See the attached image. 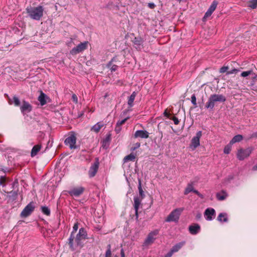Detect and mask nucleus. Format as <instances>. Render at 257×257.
<instances>
[{"mask_svg": "<svg viewBox=\"0 0 257 257\" xmlns=\"http://www.w3.org/2000/svg\"><path fill=\"white\" fill-rule=\"evenodd\" d=\"M88 42L85 41L78 44L76 47H74L71 51L70 53L72 55H76L87 49Z\"/></svg>", "mask_w": 257, "mask_h": 257, "instance_id": "5", "label": "nucleus"}, {"mask_svg": "<svg viewBox=\"0 0 257 257\" xmlns=\"http://www.w3.org/2000/svg\"><path fill=\"white\" fill-rule=\"evenodd\" d=\"M115 60V58H113L111 61L108 64V67L110 68L111 71H115L117 69V66L116 65H112V62Z\"/></svg>", "mask_w": 257, "mask_h": 257, "instance_id": "29", "label": "nucleus"}, {"mask_svg": "<svg viewBox=\"0 0 257 257\" xmlns=\"http://www.w3.org/2000/svg\"><path fill=\"white\" fill-rule=\"evenodd\" d=\"M138 189H139V194L141 197L140 198H142V199H143L145 197V195L144 192L143 190V189L142 188L141 182L140 180H139Z\"/></svg>", "mask_w": 257, "mask_h": 257, "instance_id": "31", "label": "nucleus"}, {"mask_svg": "<svg viewBox=\"0 0 257 257\" xmlns=\"http://www.w3.org/2000/svg\"><path fill=\"white\" fill-rule=\"evenodd\" d=\"M184 244L185 242H179L173 246L171 250L173 253L177 252Z\"/></svg>", "mask_w": 257, "mask_h": 257, "instance_id": "23", "label": "nucleus"}, {"mask_svg": "<svg viewBox=\"0 0 257 257\" xmlns=\"http://www.w3.org/2000/svg\"><path fill=\"white\" fill-rule=\"evenodd\" d=\"M6 181V178L4 176H1L0 177V185L3 186H5V183Z\"/></svg>", "mask_w": 257, "mask_h": 257, "instance_id": "39", "label": "nucleus"}, {"mask_svg": "<svg viewBox=\"0 0 257 257\" xmlns=\"http://www.w3.org/2000/svg\"><path fill=\"white\" fill-rule=\"evenodd\" d=\"M41 148V146L40 145H37L34 146L31 151V156H35L39 152V151L40 150Z\"/></svg>", "mask_w": 257, "mask_h": 257, "instance_id": "24", "label": "nucleus"}, {"mask_svg": "<svg viewBox=\"0 0 257 257\" xmlns=\"http://www.w3.org/2000/svg\"><path fill=\"white\" fill-rule=\"evenodd\" d=\"M140 147V143H137L134 145V146L132 148L131 150L135 151L136 149L139 148Z\"/></svg>", "mask_w": 257, "mask_h": 257, "instance_id": "43", "label": "nucleus"}, {"mask_svg": "<svg viewBox=\"0 0 257 257\" xmlns=\"http://www.w3.org/2000/svg\"><path fill=\"white\" fill-rule=\"evenodd\" d=\"M46 96V95L43 92H41L38 97V100L40 101L42 105H44L46 103V101L45 100Z\"/></svg>", "mask_w": 257, "mask_h": 257, "instance_id": "26", "label": "nucleus"}, {"mask_svg": "<svg viewBox=\"0 0 257 257\" xmlns=\"http://www.w3.org/2000/svg\"><path fill=\"white\" fill-rule=\"evenodd\" d=\"M189 230L191 234H196L200 231V226L198 224H194L189 226Z\"/></svg>", "mask_w": 257, "mask_h": 257, "instance_id": "19", "label": "nucleus"}, {"mask_svg": "<svg viewBox=\"0 0 257 257\" xmlns=\"http://www.w3.org/2000/svg\"><path fill=\"white\" fill-rule=\"evenodd\" d=\"M172 119L174 121V123L175 124H178L179 122V121L178 120V119L175 117V116H173L172 118Z\"/></svg>", "mask_w": 257, "mask_h": 257, "instance_id": "47", "label": "nucleus"}, {"mask_svg": "<svg viewBox=\"0 0 257 257\" xmlns=\"http://www.w3.org/2000/svg\"><path fill=\"white\" fill-rule=\"evenodd\" d=\"M253 73L252 70H248V71L242 72L241 73L240 75L241 77H246L250 75H253Z\"/></svg>", "mask_w": 257, "mask_h": 257, "instance_id": "33", "label": "nucleus"}, {"mask_svg": "<svg viewBox=\"0 0 257 257\" xmlns=\"http://www.w3.org/2000/svg\"><path fill=\"white\" fill-rule=\"evenodd\" d=\"M120 255L121 257H125V253L123 250V249H121L120 250Z\"/></svg>", "mask_w": 257, "mask_h": 257, "instance_id": "51", "label": "nucleus"}, {"mask_svg": "<svg viewBox=\"0 0 257 257\" xmlns=\"http://www.w3.org/2000/svg\"><path fill=\"white\" fill-rule=\"evenodd\" d=\"M13 100H14V102L15 103V105L16 106H19L20 105V102L19 99L17 97L14 96L13 97Z\"/></svg>", "mask_w": 257, "mask_h": 257, "instance_id": "38", "label": "nucleus"}, {"mask_svg": "<svg viewBox=\"0 0 257 257\" xmlns=\"http://www.w3.org/2000/svg\"><path fill=\"white\" fill-rule=\"evenodd\" d=\"M72 98L73 99V101L75 102V103L77 102V97L75 94H73L72 96Z\"/></svg>", "mask_w": 257, "mask_h": 257, "instance_id": "48", "label": "nucleus"}, {"mask_svg": "<svg viewBox=\"0 0 257 257\" xmlns=\"http://www.w3.org/2000/svg\"><path fill=\"white\" fill-rule=\"evenodd\" d=\"M32 106L27 102L24 101L21 107V110L24 114L27 112H29L31 111Z\"/></svg>", "mask_w": 257, "mask_h": 257, "instance_id": "18", "label": "nucleus"}, {"mask_svg": "<svg viewBox=\"0 0 257 257\" xmlns=\"http://www.w3.org/2000/svg\"><path fill=\"white\" fill-rule=\"evenodd\" d=\"M136 92L134 91L132 93V94L128 98L127 103L130 107H132L134 105V101L136 96Z\"/></svg>", "mask_w": 257, "mask_h": 257, "instance_id": "22", "label": "nucleus"}, {"mask_svg": "<svg viewBox=\"0 0 257 257\" xmlns=\"http://www.w3.org/2000/svg\"><path fill=\"white\" fill-rule=\"evenodd\" d=\"M121 130V127L119 125H117V124H116V126L115 128V131L117 134H118L120 132Z\"/></svg>", "mask_w": 257, "mask_h": 257, "instance_id": "44", "label": "nucleus"}, {"mask_svg": "<svg viewBox=\"0 0 257 257\" xmlns=\"http://www.w3.org/2000/svg\"><path fill=\"white\" fill-rule=\"evenodd\" d=\"M217 219L220 222H226L227 221V214L224 213H220L217 217Z\"/></svg>", "mask_w": 257, "mask_h": 257, "instance_id": "27", "label": "nucleus"}, {"mask_svg": "<svg viewBox=\"0 0 257 257\" xmlns=\"http://www.w3.org/2000/svg\"><path fill=\"white\" fill-rule=\"evenodd\" d=\"M148 6L149 8H150L151 9H153L155 8L156 5L153 3H148Z\"/></svg>", "mask_w": 257, "mask_h": 257, "instance_id": "45", "label": "nucleus"}, {"mask_svg": "<svg viewBox=\"0 0 257 257\" xmlns=\"http://www.w3.org/2000/svg\"><path fill=\"white\" fill-rule=\"evenodd\" d=\"M226 100L225 97L222 94L211 95L206 103V107L213 109L216 102H224Z\"/></svg>", "mask_w": 257, "mask_h": 257, "instance_id": "2", "label": "nucleus"}, {"mask_svg": "<svg viewBox=\"0 0 257 257\" xmlns=\"http://www.w3.org/2000/svg\"><path fill=\"white\" fill-rule=\"evenodd\" d=\"M217 2L216 1H213L210 7L209 8L205 14V15L203 17V19H206L209 17L211 16L213 12L215 10L217 6Z\"/></svg>", "mask_w": 257, "mask_h": 257, "instance_id": "15", "label": "nucleus"}, {"mask_svg": "<svg viewBox=\"0 0 257 257\" xmlns=\"http://www.w3.org/2000/svg\"><path fill=\"white\" fill-rule=\"evenodd\" d=\"M42 211L44 214L47 215H49L50 214V209L46 206L42 207Z\"/></svg>", "mask_w": 257, "mask_h": 257, "instance_id": "35", "label": "nucleus"}, {"mask_svg": "<svg viewBox=\"0 0 257 257\" xmlns=\"http://www.w3.org/2000/svg\"><path fill=\"white\" fill-rule=\"evenodd\" d=\"M228 69V67H221L220 69V73H224Z\"/></svg>", "mask_w": 257, "mask_h": 257, "instance_id": "46", "label": "nucleus"}, {"mask_svg": "<svg viewBox=\"0 0 257 257\" xmlns=\"http://www.w3.org/2000/svg\"><path fill=\"white\" fill-rule=\"evenodd\" d=\"M84 191V188L82 187L74 188L69 191L68 193L71 196L79 197Z\"/></svg>", "mask_w": 257, "mask_h": 257, "instance_id": "13", "label": "nucleus"}, {"mask_svg": "<svg viewBox=\"0 0 257 257\" xmlns=\"http://www.w3.org/2000/svg\"><path fill=\"white\" fill-rule=\"evenodd\" d=\"M78 228V222H76L74 224V225L73 227V230L71 232V233L70 235H74V234L77 231Z\"/></svg>", "mask_w": 257, "mask_h": 257, "instance_id": "37", "label": "nucleus"}, {"mask_svg": "<svg viewBox=\"0 0 257 257\" xmlns=\"http://www.w3.org/2000/svg\"><path fill=\"white\" fill-rule=\"evenodd\" d=\"M238 71V70L237 69H234L232 70H231V71L228 72L227 74H232V73L237 72Z\"/></svg>", "mask_w": 257, "mask_h": 257, "instance_id": "49", "label": "nucleus"}, {"mask_svg": "<svg viewBox=\"0 0 257 257\" xmlns=\"http://www.w3.org/2000/svg\"><path fill=\"white\" fill-rule=\"evenodd\" d=\"M111 246L110 244H108L107 246V249L105 253V257H111Z\"/></svg>", "mask_w": 257, "mask_h": 257, "instance_id": "36", "label": "nucleus"}, {"mask_svg": "<svg viewBox=\"0 0 257 257\" xmlns=\"http://www.w3.org/2000/svg\"><path fill=\"white\" fill-rule=\"evenodd\" d=\"M215 210L213 208H207L204 212V216L206 220H211L215 215Z\"/></svg>", "mask_w": 257, "mask_h": 257, "instance_id": "17", "label": "nucleus"}, {"mask_svg": "<svg viewBox=\"0 0 257 257\" xmlns=\"http://www.w3.org/2000/svg\"><path fill=\"white\" fill-rule=\"evenodd\" d=\"M252 150L253 149L250 147L247 148L246 149H241L239 150L237 154V158L239 160H244L245 158L248 157L250 155Z\"/></svg>", "mask_w": 257, "mask_h": 257, "instance_id": "6", "label": "nucleus"}, {"mask_svg": "<svg viewBox=\"0 0 257 257\" xmlns=\"http://www.w3.org/2000/svg\"><path fill=\"white\" fill-rule=\"evenodd\" d=\"M193 192L195 193L196 194H197L198 196H200V193L196 190H193Z\"/></svg>", "mask_w": 257, "mask_h": 257, "instance_id": "52", "label": "nucleus"}, {"mask_svg": "<svg viewBox=\"0 0 257 257\" xmlns=\"http://www.w3.org/2000/svg\"><path fill=\"white\" fill-rule=\"evenodd\" d=\"M158 233L159 231L158 230H156L150 232L146 239L144 244L146 245L152 244L155 240L156 236L158 235Z\"/></svg>", "mask_w": 257, "mask_h": 257, "instance_id": "11", "label": "nucleus"}, {"mask_svg": "<svg viewBox=\"0 0 257 257\" xmlns=\"http://www.w3.org/2000/svg\"><path fill=\"white\" fill-rule=\"evenodd\" d=\"M35 208L33 202L29 203L21 212L20 216L22 218H26L30 216Z\"/></svg>", "mask_w": 257, "mask_h": 257, "instance_id": "4", "label": "nucleus"}, {"mask_svg": "<svg viewBox=\"0 0 257 257\" xmlns=\"http://www.w3.org/2000/svg\"><path fill=\"white\" fill-rule=\"evenodd\" d=\"M86 231L83 228H80L78 233L76 234L75 239L77 244H79L80 242H82L87 237Z\"/></svg>", "mask_w": 257, "mask_h": 257, "instance_id": "10", "label": "nucleus"}, {"mask_svg": "<svg viewBox=\"0 0 257 257\" xmlns=\"http://www.w3.org/2000/svg\"><path fill=\"white\" fill-rule=\"evenodd\" d=\"M242 139H243V137L241 135H236L232 138V139L230 141V143L234 144L236 142H239L241 141L242 140Z\"/></svg>", "mask_w": 257, "mask_h": 257, "instance_id": "28", "label": "nucleus"}, {"mask_svg": "<svg viewBox=\"0 0 257 257\" xmlns=\"http://www.w3.org/2000/svg\"><path fill=\"white\" fill-rule=\"evenodd\" d=\"M149 133L144 130H138L137 131L134 135L135 138H140L142 139H147L149 138Z\"/></svg>", "mask_w": 257, "mask_h": 257, "instance_id": "16", "label": "nucleus"}, {"mask_svg": "<svg viewBox=\"0 0 257 257\" xmlns=\"http://www.w3.org/2000/svg\"><path fill=\"white\" fill-rule=\"evenodd\" d=\"M68 244L71 250L74 251L78 247L81 248L83 246V242H80L79 244H77L74 235H70L68 239Z\"/></svg>", "mask_w": 257, "mask_h": 257, "instance_id": "7", "label": "nucleus"}, {"mask_svg": "<svg viewBox=\"0 0 257 257\" xmlns=\"http://www.w3.org/2000/svg\"><path fill=\"white\" fill-rule=\"evenodd\" d=\"M249 3L248 6L252 9L256 8L257 6V0H247Z\"/></svg>", "mask_w": 257, "mask_h": 257, "instance_id": "32", "label": "nucleus"}, {"mask_svg": "<svg viewBox=\"0 0 257 257\" xmlns=\"http://www.w3.org/2000/svg\"><path fill=\"white\" fill-rule=\"evenodd\" d=\"M227 196V194L226 192L224 191H222L220 192H218L216 194V198L218 200H224L226 199Z\"/></svg>", "mask_w": 257, "mask_h": 257, "instance_id": "21", "label": "nucleus"}, {"mask_svg": "<svg viewBox=\"0 0 257 257\" xmlns=\"http://www.w3.org/2000/svg\"><path fill=\"white\" fill-rule=\"evenodd\" d=\"M143 199L142 198H140L138 196H135L134 198V207L135 210V215L136 218L138 219L139 217L138 215V210L141 204V202Z\"/></svg>", "mask_w": 257, "mask_h": 257, "instance_id": "14", "label": "nucleus"}, {"mask_svg": "<svg viewBox=\"0 0 257 257\" xmlns=\"http://www.w3.org/2000/svg\"><path fill=\"white\" fill-rule=\"evenodd\" d=\"M164 115L167 116V117H169V114L168 112H167V110H166L164 113Z\"/></svg>", "mask_w": 257, "mask_h": 257, "instance_id": "53", "label": "nucleus"}, {"mask_svg": "<svg viewBox=\"0 0 257 257\" xmlns=\"http://www.w3.org/2000/svg\"><path fill=\"white\" fill-rule=\"evenodd\" d=\"M136 158L135 156L133 154H131L125 156L123 159L124 162L128 161H134Z\"/></svg>", "mask_w": 257, "mask_h": 257, "instance_id": "30", "label": "nucleus"}, {"mask_svg": "<svg viewBox=\"0 0 257 257\" xmlns=\"http://www.w3.org/2000/svg\"><path fill=\"white\" fill-rule=\"evenodd\" d=\"M193 190L194 189H193V186L191 184H189L188 185L187 187L186 188L185 192H184V194L185 195H187V194H189L190 192L193 191Z\"/></svg>", "mask_w": 257, "mask_h": 257, "instance_id": "34", "label": "nucleus"}, {"mask_svg": "<svg viewBox=\"0 0 257 257\" xmlns=\"http://www.w3.org/2000/svg\"><path fill=\"white\" fill-rule=\"evenodd\" d=\"M26 10L29 16L35 20H40L43 15L44 9L42 6L28 7Z\"/></svg>", "mask_w": 257, "mask_h": 257, "instance_id": "1", "label": "nucleus"}, {"mask_svg": "<svg viewBox=\"0 0 257 257\" xmlns=\"http://www.w3.org/2000/svg\"><path fill=\"white\" fill-rule=\"evenodd\" d=\"M103 126V124L102 122H99L94 125L92 128L91 131L95 132L98 133L99 132L100 129Z\"/></svg>", "mask_w": 257, "mask_h": 257, "instance_id": "20", "label": "nucleus"}, {"mask_svg": "<svg viewBox=\"0 0 257 257\" xmlns=\"http://www.w3.org/2000/svg\"><path fill=\"white\" fill-rule=\"evenodd\" d=\"M134 43L135 45H136L137 46L136 48L137 49H138V50L141 49V45L143 43V41H142V39L138 38H135L134 40Z\"/></svg>", "mask_w": 257, "mask_h": 257, "instance_id": "25", "label": "nucleus"}, {"mask_svg": "<svg viewBox=\"0 0 257 257\" xmlns=\"http://www.w3.org/2000/svg\"><path fill=\"white\" fill-rule=\"evenodd\" d=\"M252 169L253 170H257V164L253 166Z\"/></svg>", "mask_w": 257, "mask_h": 257, "instance_id": "55", "label": "nucleus"}, {"mask_svg": "<svg viewBox=\"0 0 257 257\" xmlns=\"http://www.w3.org/2000/svg\"><path fill=\"white\" fill-rule=\"evenodd\" d=\"M99 167V162L97 160L91 166L89 171L88 175L89 177H93L96 174Z\"/></svg>", "mask_w": 257, "mask_h": 257, "instance_id": "12", "label": "nucleus"}, {"mask_svg": "<svg viewBox=\"0 0 257 257\" xmlns=\"http://www.w3.org/2000/svg\"><path fill=\"white\" fill-rule=\"evenodd\" d=\"M76 138L74 135L67 138L65 140V144L69 147L71 149H76Z\"/></svg>", "mask_w": 257, "mask_h": 257, "instance_id": "9", "label": "nucleus"}, {"mask_svg": "<svg viewBox=\"0 0 257 257\" xmlns=\"http://www.w3.org/2000/svg\"><path fill=\"white\" fill-rule=\"evenodd\" d=\"M191 102L194 105H196V98L194 94L191 96Z\"/></svg>", "mask_w": 257, "mask_h": 257, "instance_id": "41", "label": "nucleus"}, {"mask_svg": "<svg viewBox=\"0 0 257 257\" xmlns=\"http://www.w3.org/2000/svg\"><path fill=\"white\" fill-rule=\"evenodd\" d=\"M173 254V252L170 250L167 254H166L165 257H171Z\"/></svg>", "mask_w": 257, "mask_h": 257, "instance_id": "50", "label": "nucleus"}, {"mask_svg": "<svg viewBox=\"0 0 257 257\" xmlns=\"http://www.w3.org/2000/svg\"><path fill=\"white\" fill-rule=\"evenodd\" d=\"M231 150L230 147L227 146L224 149V153L225 154H228L230 153Z\"/></svg>", "mask_w": 257, "mask_h": 257, "instance_id": "42", "label": "nucleus"}, {"mask_svg": "<svg viewBox=\"0 0 257 257\" xmlns=\"http://www.w3.org/2000/svg\"><path fill=\"white\" fill-rule=\"evenodd\" d=\"M253 81L257 80V76L254 74V76L252 78Z\"/></svg>", "mask_w": 257, "mask_h": 257, "instance_id": "54", "label": "nucleus"}, {"mask_svg": "<svg viewBox=\"0 0 257 257\" xmlns=\"http://www.w3.org/2000/svg\"><path fill=\"white\" fill-rule=\"evenodd\" d=\"M199 196V197H201V198H203V196H202V194H201L200 193V196Z\"/></svg>", "mask_w": 257, "mask_h": 257, "instance_id": "57", "label": "nucleus"}, {"mask_svg": "<svg viewBox=\"0 0 257 257\" xmlns=\"http://www.w3.org/2000/svg\"><path fill=\"white\" fill-rule=\"evenodd\" d=\"M202 136V132L199 131L196 133V136L194 137L191 140V144L190 147L192 150H195L200 145V139Z\"/></svg>", "mask_w": 257, "mask_h": 257, "instance_id": "8", "label": "nucleus"}, {"mask_svg": "<svg viewBox=\"0 0 257 257\" xmlns=\"http://www.w3.org/2000/svg\"><path fill=\"white\" fill-rule=\"evenodd\" d=\"M252 137H257V132L255 134H253L252 136Z\"/></svg>", "mask_w": 257, "mask_h": 257, "instance_id": "56", "label": "nucleus"}, {"mask_svg": "<svg viewBox=\"0 0 257 257\" xmlns=\"http://www.w3.org/2000/svg\"><path fill=\"white\" fill-rule=\"evenodd\" d=\"M127 119L128 118H125L121 120H119L117 122L116 124H117V125H119L121 126V125L125 123V122L127 120Z\"/></svg>", "mask_w": 257, "mask_h": 257, "instance_id": "40", "label": "nucleus"}, {"mask_svg": "<svg viewBox=\"0 0 257 257\" xmlns=\"http://www.w3.org/2000/svg\"><path fill=\"white\" fill-rule=\"evenodd\" d=\"M183 211V208H177L172 211L166 219V221H178L181 212Z\"/></svg>", "mask_w": 257, "mask_h": 257, "instance_id": "3", "label": "nucleus"}]
</instances>
